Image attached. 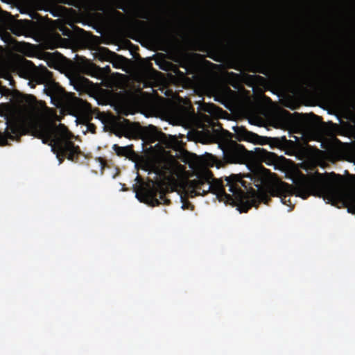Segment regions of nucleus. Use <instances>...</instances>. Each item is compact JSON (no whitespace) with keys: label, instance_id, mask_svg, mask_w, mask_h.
I'll list each match as a JSON object with an SVG mask.
<instances>
[{"label":"nucleus","instance_id":"1","mask_svg":"<svg viewBox=\"0 0 355 355\" xmlns=\"http://www.w3.org/2000/svg\"><path fill=\"white\" fill-rule=\"evenodd\" d=\"M234 134L227 132L230 137L219 144V147L223 152V159H218L211 154H207L209 164L211 166H216L218 168L223 167L225 164H245L250 159H254L260 162H264L267 165H273L277 162L278 156L274 153L268 152L261 148H255L254 151L248 150L244 146L238 144L232 139L234 137L239 141H245L254 144L280 146L282 143H292L285 137L271 138L259 136L256 133L248 130L244 126L232 127Z\"/></svg>","mask_w":355,"mask_h":355},{"label":"nucleus","instance_id":"2","mask_svg":"<svg viewBox=\"0 0 355 355\" xmlns=\"http://www.w3.org/2000/svg\"><path fill=\"white\" fill-rule=\"evenodd\" d=\"M343 184V177L334 172L302 175L297 181V196L306 199L312 195L342 202L349 213L355 214V192L347 190Z\"/></svg>","mask_w":355,"mask_h":355},{"label":"nucleus","instance_id":"3","mask_svg":"<svg viewBox=\"0 0 355 355\" xmlns=\"http://www.w3.org/2000/svg\"><path fill=\"white\" fill-rule=\"evenodd\" d=\"M157 206L169 205L171 200L166 197L168 193L177 191L180 186V179L185 172V167L180 164L175 157L164 148H173L176 145L175 136L167 137L157 128Z\"/></svg>","mask_w":355,"mask_h":355},{"label":"nucleus","instance_id":"4","mask_svg":"<svg viewBox=\"0 0 355 355\" xmlns=\"http://www.w3.org/2000/svg\"><path fill=\"white\" fill-rule=\"evenodd\" d=\"M43 142L49 143L52 151L56 155L59 164L64 158L77 162L83 153L78 146L69 140V132L67 128L60 123L58 127L48 128L42 131Z\"/></svg>","mask_w":355,"mask_h":355},{"label":"nucleus","instance_id":"5","mask_svg":"<svg viewBox=\"0 0 355 355\" xmlns=\"http://www.w3.org/2000/svg\"><path fill=\"white\" fill-rule=\"evenodd\" d=\"M24 76L37 84L44 85V92L52 100L62 102L66 96L64 89L53 78V73L44 66H35L31 60H25L20 67Z\"/></svg>","mask_w":355,"mask_h":355},{"label":"nucleus","instance_id":"6","mask_svg":"<svg viewBox=\"0 0 355 355\" xmlns=\"http://www.w3.org/2000/svg\"><path fill=\"white\" fill-rule=\"evenodd\" d=\"M114 6L133 18H151V45L155 51V0H116Z\"/></svg>","mask_w":355,"mask_h":355},{"label":"nucleus","instance_id":"7","mask_svg":"<svg viewBox=\"0 0 355 355\" xmlns=\"http://www.w3.org/2000/svg\"><path fill=\"white\" fill-rule=\"evenodd\" d=\"M279 69L293 79L301 87H310L320 90L331 89L337 86L335 80L327 73L320 71L314 73L302 74L295 71L291 65L284 64Z\"/></svg>","mask_w":355,"mask_h":355},{"label":"nucleus","instance_id":"8","mask_svg":"<svg viewBox=\"0 0 355 355\" xmlns=\"http://www.w3.org/2000/svg\"><path fill=\"white\" fill-rule=\"evenodd\" d=\"M78 73H75L69 78L70 83L74 89L80 92H89L94 88V84L82 74L101 78L103 76V69L85 58H80L76 62Z\"/></svg>","mask_w":355,"mask_h":355},{"label":"nucleus","instance_id":"9","mask_svg":"<svg viewBox=\"0 0 355 355\" xmlns=\"http://www.w3.org/2000/svg\"><path fill=\"white\" fill-rule=\"evenodd\" d=\"M165 15L164 28L168 33L173 36L194 27L193 22L179 9L176 4L168 6Z\"/></svg>","mask_w":355,"mask_h":355},{"label":"nucleus","instance_id":"10","mask_svg":"<svg viewBox=\"0 0 355 355\" xmlns=\"http://www.w3.org/2000/svg\"><path fill=\"white\" fill-rule=\"evenodd\" d=\"M132 191L135 198L149 207H155V176L144 178L139 173L135 179Z\"/></svg>","mask_w":355,"mask_h":355},{"label":"nucleus","instance_id":"11","mask_svg":"<svg viewBox=\"0 0 355 355\" xmlns=\"http://www.w3.org/2000/svg\"><path fill=\"white\" fill-rule=\"evenodd\" d=\"M162 76L163 74L162 72L157 71V90H161L162 93H164L167 98L160 96L157 93V118L161 114H164L166 116L173 115L177 107L175 102L177 94L174 93L171 89L161 87L160 82Z\"/></svg>","mask_w":355,"mask_h":355},{"label":"nucleus","instance_id":"12","mask_svg":"<svg viewBox=\"0 0 355 355\" xmlns=\"http://www.w3.org/2000/svg\"><path fill=\"white\" fill-rule=\"evenodd\" d=\"M141 75L140 77V83L142 84V88H150L152 90L151 98V113L155 116V69L150 60H145L141 63Z\"/></svg>","mask_w":355,"mask_h":355},{"label":"nucleus","instance_id":"13","mask_svg":"<svg viewBox=\"0 0 355 355\" xmlns=\"http://www.w3.org/2000/svg\"><path fill=\"white\" fill-rule=\"evenodd\" d=\"M160 17H159V0H157V51L160 50ZM163 54L162 53L157 52V65L159 66V69L166 71H172L175 74L182 73L178 67L172 62L167 61H162Z\"/></svg>","mask_w":355,"mask_h":355},{"label":"nucleus","instance_id":"14","mask_svg":"<svg viewBox=\"0 0 355 355\" xmlns=\"http://www.w3.org/2000/svg\"><path fill=\"white\" fill-rule=\"evenodd\" d=\"M139 165L141 169L148 171V175L155 174V146H150L141 157Z\"/></svg>","mask_w":355,"mask_h":355},{"label":"nucleus","instance_id":"15","mask_svg":"<svg viewBox=\"0 0 355 355\" xmlns=\"http://www.w3.org/2000/svg\"><path fill=\"white\" fill-rule=\"evenodd\" d=\"M71 28H69L67 26H62L60 28V31L62 32V34L64 36L72 37L74 35H82L85 33V31L77 26L70 24Z\"/></svg>","mask_w":355,"mask_h":355},{"label":"nucleus","instance_id":"16","mask_svg":"<svg viewBox=\"0 0 355 355\" xmlns=\"http://www.w3.org/2000/svg\"><path fill=\"white\" fill-rule=\"evenodd\" d=\"M112 149L116 155L119 157H130L135 155L132 145L122 147L117 144H114L112 146Z\"/></svg>","mask_w":355,"mask_h":355},{"label":"nucleus","instance_id":"17","mask_svg":"<svg viewBox=\"0 0 355 355\" xmlns=\"http://www.w3.org/2000/svg\"><path fill=\"white\" fill-rule=\"evenodd\" d=\"M302 118L304 122L308 123L317 122L318 120L320 119V117L316 116L315 114H314L313 113L302 114Z\"/></svg>","mask_w":355,"mask_h":355},{"label":"nucleus","instance_id":"18","mask_svg":"<svg viewBox=\"0 0 355 355\" xmlns=\"http://www.w3.org/2000/svg\"><path fill=\"white\" fill-rule=\"evenodd\" d=\"M201 109L205 112L209 113L210 114H214L216 110H218L219 108L213 103H204L201 106Z\"/></svg>","mask_w":355,"mask_h":355},{"label":"nucleus","instance_id":"19","mask_svg":"<svg viewBox=\"0 0 355 355\" xmlns=\"http://www.w3.org/2000/svg\"><path fill=\"white\" fill-rule=\"evenodd\" d=\"M36 98L33 95L26 94L23 96L21 101L28 105L33 107L36 103Z\"/></svg>","mask_w":355,"mask_h":355},{"label":"nucleus","instance_id":"20","mask_svg":"<svg viewBox=\"0 0 355 355\" xmlns=\"http://www.w3.org/2000/svg\"><path fill=\"white\" fill-rule=\"evenodd\" d=\"M208 24H211V25L215 26V24H214L209 18L204 17L202 19V24H201V26H200L201 30L202 31H206L208 28Z\"/></svg>","mask_w":355,"mask_h":355},{"label":"nucleus","instance_id":"21","mask_svg":"<svg viewBox=\"0 0 355 355\" xmlns=\"http://www.w3.org/2000/svg\"><path fill=\"white\" fill-rule=\"evenodd\" d=\"M150 128L154 130L151 133L148 141L150 144H152L155 141V126L150 125Z\"/></svg>","mask_w":355,"mask_h":355},{"label":"nucleus","instance_id":"22","mask_svg":"<svg viewBox=\"0 0 355 355\" xmlns=\"http://www.w3.org/2000/svg\"><path fill=\"white\" fill-rule=\"evenodd\" d=\"M259 73H263L264 75H267L268 73V68L266 66H261L260 69L258 71Z\"/></svg>","mask_w":355,"mask_h":355},{"label":"nucleus","instance_id":"23","mask_svg":"<svg viewBox=\"0 0 355 355\" xmlns=\"http://www.w3.org/2000/svg\"><path fill=\"white\" fill-rule=\"evenodd\" d=\"M87 128H88V130H89V131H91L92 133H94V132H95L96 126H95L94 124H92V123H89V124L88 125V127H87Z\"/></svg>","mask_w":355,"mask_h":355},{"label":"nucleus","instance_id":"24","mask_svg":"<svg viewBox=\"0 0 355 355\" xmlns=\"http://www.w3.org/2000/svg\"><path fill=\"white\" fill-rule=\"evenodd\" d=\"M113 12H114V15H116V17H118L119 18L123 17V15L119 10H113Z\"/></svg>","mask_w":355,"mask_h":355},{"label":"nucleus","instance_id":"25","mask_svg":"<svg viewBox=\"0 0 355 355\" xmlns=\"http://www.w3.org/2000/svg\"><path fill=\"white\" fill-rule=\"evenodd\" d=\"M0 144L5 146L8 144V139L6 138H0Z\"/></svg>","mask_w":355,"mask_h":355},{"label":"nucleus","instance_id":"26","mask_svg":"<svg viewBox=\"0 0 355 355\" xmlns=\"http://www.w3.org/2000/svg\"><path fill=\"white\" fill-rule=\"evenodd\" d=\"M97 10H100V11H104V10H105L104 5H103L102 3H99L98 7H97Z\"/></svg>","mask_w":355,"mask_h":355},{"label":"nucleus","instance_id":"27","mask_svg":"<svg viewBox=\"0 0 355 355\" xmlns=\"http://www.w3.org/2000/svg\"><path fill=\"white\" fill-rule=\"evenodd\" d=\"M123 122L125 123V124H130V122L129 120L128 119H123Z\"/></svg>","mask_w":355,"mask_h":355},{"label":"nucleus","instance_id":"28","mask_svg":"<svg viewBox=\"0 0 355 355\" xmlns=\"http://www.w3.org/2000/svg\"><path fill=\"white\" fill-rule=\"evenodd\" d=\"M150 60H155V54H153V55L150 57Z\"/></svg>","mask_w":355,"mask_h":355},{"label":"nucleus","instance_id":"29","mask_svg":"<svg viewBox=\"0 0 355 355\" xmlns=\"http://www.w3.org/2000/svg\"><path fill=\"white\" fill-rule=\"evenodd\" d=\"M66 3H67L68 5H73L72 3H70V2H65Z\"/></svg>","mask_w":355,"mask_h":355},{"label":"nucleus","instance_id":"30","mask_svg":"<svg viewBox=\"0 0 355 355\" xmlns=\"http://www.w3.org/2000/svg\"><path fill=\"white\" fill-rule=\"evenodd\" d=\"M113 55L114 56H119L117 54H116L115 53H112Z\"/></svg>","mask_w":355,"mask_h":355}]
</instances>
